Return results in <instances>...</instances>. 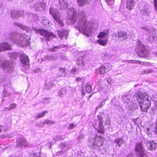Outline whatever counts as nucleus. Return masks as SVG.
<instances>
[{
  "instance_id": "obj_22",
  "label": "nucleus",
  "mask_w": 157,
  "mask_h": 157,
  "mask_svg": "<svg viewBox=\"0 0 157 157\" xmlns=\"http://www.w3.org/2000/svg\"><path fill=\"white\" fill-rule=\"evenodd\" d=\"M55 78H50L49 81H46L45 85L48 89L51 88L55 83L56 81L55 80Z\"/></svg>"
},
{
  "instance_id": "obj_30",
  "label": "nucleus",
  "mask_w": 157,
  "mask_h": 157,
  "mask_svg": "<svg viewBox=\"0 0 157 157\" xmlns=\"http://www.w3.org/2000/svg\"><path fill=\"white\" fill-rule=\"evenodd\" d=\"M76 63L79 65H82L85 64V63L83 57L82 56L79 57L76 61Z\"/></svg>"
},
{
  "instance_id": "obj_4",
  "label": "nucleus",
  "mask_w": 157,
  "mask_h": 157,
  "mask_svg": "<svg viewBox=\"0 0 157 157\" xmlns=\"http://www.w3.org/2000/svg\"><path fill=\"white\" fill-rule=\"evenodd\" d=\"M89 145L91 149L98 150L99 146L103 144L104 139L101 136H96L94 139L90 137L89 138Z\"/></svg>"
},
{
  "instance_id": "obj_6",
  "label": "nucleus",
  "mask_w": 157,
  "mask_h": 157,
  "mask_svg": "<svg viewBox=\"0 0 157 157\" xmlns=\"http://www.w3.org/2000/svg\"><path fill=\"white\" fill-rule=\"evenodd\" d=\"M137 46L136 48L135 51L140 57H144L147 55L148 51L146 49V47L139 40H137L136 43Z\"/></svg>"
},
{
  "instance_id": "obj_20",
  "label": "nucleus",
  "mask_w": 157,
  "mask_h": 157,
  "mask_svg": "<svg viewBox=\"0 0 157 157\" xmlns=\"http://www.w3.org/2000/svg\"><path fill=\"white\" fill-rule=\"evenodd\" d=\"M146 145L147 149L151 151L155 148L156 144L153 141H149L146 143Z\"/></svg>"
},
{
  "instance_id": "obj_62",
  "label": "nucleus",
  "mask_w": 157,
  "mask_h": 157,
  "mask_svg": "<svg viewBox=\"0 0 157 157\" xmlns=\"http://www.w3.org/2000/svg\"><path fill=\"white\" fill-rule=\"evenodd\" d=\"M10 110H11L10 108H8V107H7V108H6V107L4 108V110L5 111H9Z\"/></svg>"
},
{
  "instance_id": "obj_50",
  "label": "nucleus",
  "mask_w": 157,
  "mask_h": 157,
  "mask_svg": "<svg viewBox=\"0 0 157 157\" xmlns=\"http://www.w3.org/2000/svg\"><path fill=\"white\" fill-rule=\"evenodd\" d=\"M44 59L46 60L49 61L51 60V56H46L44 57Z\"/></svg>"
},
{
  "instance_id": "obj_36",
  "label": "nucleus",
  "mask_w": 157,
  "mask_h": 157,
  "mask_svg": "<svg viewBox=\"0 0 157 157\" xmlns=\"http://www.w3.org/2000/svg\"><path fill=\"white\" fill-rule=\"evenodd\" d=\"M105 69L102 66H101L99 68V73L101 74H105V73L107 72V71H105Z\"/></svg>"
},
{
  "instance_id": "obj_31",
  "label": "nucleus",
  "mask_w": 157,
  "mask_h": 157,
  "mask_svg": "<svg viewBox=\"0 0 157 157\" xmlns=\"http://www.w3.org/2000/svg\"><path fill=\"white\" fill-rule=\"evenodd\" d=\"M46 19L47 18L46 17L43 16L38 18V20L40 21L42 24L46 25L49 23L48 21Z\"/></svg>"
},
{
  "instance_id": "obj_24",
  "label": "nucleus",
  "mask_w": 157,
  "mask_h": 157,
  "mask_svg": "<svg viewBox=\"0 0 157 157\" xmlns=\"http://www.w3.org/2000/svg\"><path fill=\"white\" fill-rule=\"evenodd\" d=\"M65 68L60 67L58 71V74L59 76L61 77H65L67 75V73Z\"/></svg>"
},
{
  "instance_id": "obj_44",
  "label": "nucleus",
  "mask_w": 157,
  "mask_h": 157,
  "mask_svg": "<svg viewBox=\"0 0 157 157\" xmlns=\"http://www.w3.org/2000/svg\"><path fill=\"white\" fill-rule=\"evenodd\" d=\"M60 59L62 60H66L67 58L64 54H62L60 55Z\"/></svg>"
},
{
  "instance_id": "obj_47",
  "label": "nucleus",
  "mask_w": 157,
  "mask_h": 157,
  "mask_svg": "<svg viewBox=\"0 0 157 157\" xmlns=\"http://www.w3.org/2000/svg\"><path fill=\"white\" fill-rule=\"evenodd\" d=\"M63 138H62L60 136H56L54 139V140L56 141H59L63 140Z\"/></svg>"
},
{
  "instance_id": "obj_3",
  "label": "nucleus",
  "mask_w": 157,
  "mask_h": 157,
  "mask_svg": "<svg viewBox=\"0 0 157 157\" xmlns=\"http://www.w3.org/2000/svg\"><path fill=\"white\" fill-rule=\"evenodd\" d=\"M137 100L142 111L147 112L150 105L148 96L145 93L140 92L137 93Z\"/></svg>"
},
{
  "instance_id": "obj_11",
  "label": "nucleus",
  "mask_w": 157,
  "mask_h": 157,
  "mask_svg": "<svg viewBox=\"0 0 157 157\" xmlns=\"http://www.w3.org/2000/svg\"><path fill=\"white\" fill-rule=\"evenodd\" d=\"M135 149L136 151L139 154L140 157H145L142 142H140L136 144Z\"/></svg>"
},
{
  "instance_id": "obj_37",
  "label": "nucleus",
  "mask_w": 157,
  "mask_h": 157,
  "mask_svg": "<svg viewBox=\"0 0 157 157\" xmlns=\"http://www.w3.org/2000/svg\"><path fill=\"white\" fill-rule=\"evenodd\" d=\"M55 122L49 120H46L44 121V124H46L49 125H51L53 124H54Z\"/></svg>"
},
{
  "instance_id": "obj_28",
  "label": "nucleus",
  "mask_w": 157,
  "mask_h": 157,
  "mask_svg": "<svg viewBox=\"0 0 157 157\" xmlns=\"http://www.w3.org/2000/svg\"><path fill=\"white\" fill-rule=\"evenodd\" d=\"M114 141L119 146H121V144L124 143V140L121 138H117L115 139Z\"/></svg>"
},
{
  "instance_id": "obj_64",
  "label": "nucleus",
  "mask_w": 157,
  "mask_h": 157,
  "mask_svg": "<svg viewBox=\"0 0 157 157\" xmlns=\"http://www.w3.org/2000/svg\"><path fill=\"white\" fill-rule=\"evenodd\" d=\"M98 82V83L99 86H101V81H99Z\"/></svg>"
},
{
  "instance_id": "obj_7",
  "label": "nucleus",
  "mask_w": 157,
  "mask_h": 157,
  "mask_svg": "<svg viewBox=\"0 0 157 157\" xmlns=\"http://www.w3.org/2000/svg\"><path fill=\"white\" fill-rule=\"evenodd\" d=\"M33 30L35 33H38L42 36L48 41L51 40L55 37L53 34L44 29H37L36 28L33 27Z\"/></svg>"
},
{
  "instance_id": "obj_9",
  "label": "nucleus",
  "mask_w": 157,
  "mask_h": 157,
  "mask_svg": "<svg viewBox=\"0 0 157 157\" xmlns=\"http://www.w3.org/2000/svg\"><path fill=\"white\" fill-rule=\"evenodd\" d=\"M49 13L60 27H62L63 26L64 24L59 18V12L57 10L51 7L49 8Z\"/></svg>"
},
{
  "instance_id": "obj_14",
  "label": "nucleus",
  "mask_w": 157,
  "mask_h": 157,
  "mask_svg": "<svg viewBox=\"0 0 157 157\" xmlns=\"http://www.w3.org/2000/svg\"><path fill=\"white\" fill-rule=\"evenodd\" d=\"M10 14L11 17L14 19H18L20 16H25L23 11L18 12L16 10H13L11 11Z\"/></svg>"
},
{
  "instance_id": "obj_41",
  "label": "nucleus",
  "mask_w": 157,
  "mask_h": 157,
  "mask_svg": "<svg viewBox=\"0 0 157 157\" xmlns=\"http://www.w3.org/2000/svg\"><path fill=\"white\" fill-rule=\"evenodd\" d=\"M105 100L102 101L100 105H99L96 108V109H97L99 108H100L102 107L103 105L105 104Z\"/></svg>"
},
{
  "instance_id": "obj_12",
  "label": "nucleus",
  "mask_w": 157,
  "mask_h": 157,
  "mask_svg": "<svg viewBox=\"0 0 157 157\" xmlns=\"http://www.w3.org/2000/svg\"><path fill=\"white\" fill-rule=\"evenodd\" d=\"M97 121L98 122V128L97 129L98 132L99 133L104 134V129L102 124V119L101 115H98V116Z\"/></svg>"
},
{
  "instance_id": "obj_33",
  "label": "nucleus",
  "mask_w": 157,
  "mask_h": 157,
  "mask_svg": "<svg viewBox=\"0 0 157 157\" xmlns=\"http://www.w3.org/2000/svg\"><path fill=\"white\" fill-rule=\"evenodd\" d=\"M67 46L63 44L61 45L60 46H56L53 47V48L51 49V51L52 52H56L58 49L60 48H65L67 47Z\"/></svg>"
},
{
  "instance_id": "obj_13",
  "label": "nucleus",
  "mask_w": 157,
  "mask_h": 157,
  "mask_svg": "<svg viewBox=\"0 0 157 157\" xmlns=\"http://www.w3.org/2000/svg\"><path fill=\"white\" fill-rule=\"evenodd\" d=\"M17 144L18 147L28 146V143L26 139L23 138L22 136H20L17 140Z\"/></svg>"
},
{
  "instance_id": "obj_56",
  "label": "nucleus",
  "mask_w": 157,
  "mask_h": 157,
  "mask_svg": "<svg viewBox=\"0 0 157 157\" xmlns=\"http://www.w3.org/2000/svg\"><path fill=\"white\" fill-rule=\"evenodd\" d=\"M6 129L3 126L0 125V132L4 130L6 131Z\"/></svg>"
},
{
  "instance_id": "obj_5",
  "label": "nucleus",
  "mask_w": 157,
  "mask_h": 157,
  "mask_svg": "<svg viewBox=\"0 0 157 157\" xmlns=\"http://www.w3.org/2000/svg\"><path fill=\"white\" fill-rule=\"evenodd\" d=\"M10 58L11 59H15L19 56H20V61L21 63L24 65H28L29 60L28 57L25 54L22 53L19 54L18 53L13 52L9 53Z\"/></svg>"
},
{
  "instance_id": "obj_23",
  "label": "nucleus",
  "mask_w": 157,
  "mask_h": 157,
  "mask_svg": "<svg viewBox=\"0 0 157 157\" xmlns=\"http://www.w3.org/2000/svg\"><path fill=\"white\" fill-rule=\"evenodd\" d=\"M122 0L121 3L122 1ZM126 7L127 9L129 10L132 9L134 6L135 4V0H127Z\"/></svg>"
},
{
  "instance_id": "obj_2",
  "label": "nucleus",
  "mask_w": 157,
  "mask_h": 157,
  "mask_svg": "<svg viewBox=\"0 0 157 157\" xmlns=\"http://www.w3.org/2000/svg\"><path fill=\"white\" fill-rule=\"evenodd\" d=\"M30 38L29 36L26 33H20L17 35L16 32H13L9 34L8 39L18 46L23 47L29 45Z\"/></svg>"
},
{
  "instance_id": "obj_59",
  "label": "nucleus",
  "mask_w": 157,
  "mask_h": 157,
  "mask_svg": "<svg viewBox=\"0 0 157 157\" xmlns=\"http://www.w3.org/2000/svg\"><path fill=\"white\" fill-rule=\"evenodd\" d=\"M155 132L157 134V120L156 122V124L155 127Z\"/></svg>"
},
{
  "instance_id": "obj_16",
  "label": "nucleus",
  "mask_w": 157,
  "mask_h": 157,
  "mask_svg": "<svg viewBox=\"0 0 157 157\" xmlns=\"http://www.w3.org/2000/svg\"><path fill=\"white\" fill-rule=\"evenodd\" d=\"M157 34L155 30L153 29L150 32L149 36L147 39L148 42H151L157 40Z\"/></svg>"
},
{
  "instance_id": "obj_60",
  "label": "nucleus",
  "mask_w": 157,
  "mask_h": 157,
  "mask_svg": "<svg viewBox=\"0 0 157 157\" xmlns=\"http://www.w3.org/2000/svg\"><path fill=\"white\" fill-rule=\"evenodd\" d=\"M107 82L109 84H111V82H112V79L111 78H108L107 79Z\"/></svg>"
},
{
  "instance_id": "obj_40",
  "label": "nucleus",
  "mask_w": 157,
  "mask_h": 157,
  "mask_svg": "<svg viewBox=\"0 0 157 157\" xmlns=\"http://www.w3.org/2000/svg\"><path fill=\"white\" fill-rule=\"evenodd\" d=\"M12 136L9 134H6V135H2L1 136H0V139H2L4 138H6V137H8V138H10L12 137Z\"/></svg>"
},
{
  "instance_id": "obj_54",
  "label": "nucleus",
  "mask_w": 157,
  "mask_h": 157,
  "mask_svg": "<svg viewBox=\"0 0 157 157\" xmlns=\"http://www.w3.org/2000/svg\"><path fill=\"white\" fill-rule=\"evenodd\" d=\"M16 106V105L15 104H11L10 106V108L11 109L15 108Z\"/></svg>"
},
{
  "instance_id": "obj_57",
  "label": "nucleus",
  "mask_w": 157,
  "mask_h": 157,
  "mask_svg": "<svg viewBox=\"0 0 157 157\" xmlns=\"http://www.w3.org/2000/svg\"><path fill=\"white\" fill-rule=\"evenodd\" d=\"M129 61L132 63H139V61L136 60H131Z\"/></svg>"
},
{
  "instance_id": "obj_39",
  "label": "nucleus",
  "mask_w": 157,
  "mask_h": 157,
  "mask_svg": "<svg viewBox=\"0 0 157 157\" xmlns=\"http://www.w3.org/2000/svg\"><path fill=\"white\" fill-rule=\"evenodd\" d=\"M76 125L75 124H69V126L67 127V129L68 130H71L74 128H75L76 126Z\"/></svg>"
},
{
  "instance_id": "obj_43",
  "label": "nucleus",
  "mask_w": 157,
  "mask_h": 157,
  "mask_svg": "<svg viewBox=\"0 0 157 157\" xmlns=\"http://www.w3.org/2000/svg\"><path fill=\"white\" fill-rule=\"evenodd\" d=\"M44 122H40L36 124V126L37 127H42L44 126Z\"/></svg>"
},
{
  "instance_id": "obj_8",
  "label": "nucleus",
  "mask_w": 157,
  "mask_h": 157,
  "mask_svg": "<svg viewBox=\"0 0 157 157\" xmlns=\"http://www.w3.org/2000/svg\"><path fill=\"white\" fill-rule=\"evenodd\" d=\"M109 34V30H105L100 33L98 35V37L100 38L97 40L98 43L102 46H105L108 41V36Z\"/></svg>"
},
{
  "instance_id": "obj_32",
  "label": "nucleus",
  "mask_w": 157,
  "mask_h": 157,
  "mask_svg": "<svg viewBox=\"0 0 157 157\" xmlns=\"http://www.w3.org/2000/svg\"><path fill=\"white\" fill-rule=\"evenodd\" d=\"M132 99H126L125 100L126 105H127V103L128 104L130 109L132 108L133 106L132 105Z\"/></svg>"
},
{
  "instance_id": "obj_15",
  "label": "nucleus",
  "mask_w": 157,
  "mask_h": 157,
  "mask_svg": "<svg viewBox=\"0 0 157 157\" xmlns=\"http://www.w3.org/2000/svg\"><path fill=\"white\" fill-rule=\"evenodd\" d=\"M44 4L38 2L36 3H34L31 5V9H34L35 10L38 11H42L44 9L43 6Z\"/></svg>"
},
{
  "instance_id": "obj_46",
  "label": "nucleus",
  "mask_w": 157,
  "mask_h": 157,
  "mask_svg": "<svg viewBox=\"0 0 157 157\" xmlns=\"http://www.w3.org/2000/svg\"><path fill=\"white\" fill-rule=\"evenodd\" d=\"M51 99L49 98H46L45 99H44L43 100V102L45 104H48V103L49 102L50 100Z\"/></svg>"
},
{
  "instance_id": "obj_19",
  "label": "nucleus",
  "mask_w": 157,
  "mask_h": 157,
  "mask_svg": "<svg viewBox=\"0 0 157 157\" xmlns=\"http://www.w3.org/2000/svg\"><path fill=\"white\" fill-rule=\"evenodd\" d=\"M68 33V31L67 30L63 29L60 31H58V34L59 37L61 39H62V38L64 36L66 37L67 38V36Z\"/></svg>"
},
{
  "instance_id": "obj_1",
  "label": "nucleus",
  "mask_w": 157,
  "mask_h": 157,
  "mask_svg": "<svg viewBox=\"0 0 157 157\" xmlns=\"http://www.w3.org/2000/svg\"><path fill=\"white\" fill-rule=\"evenodd\" d=\"M67 0H59L60 5V9H65L66 11L67 10L68 17L72 21V23H74L76 21H78L76 28L85 35L89 36L92 32L91 25L87 22L86 17L83 14L80 15L77 14L76 10L75 8H71L68 9Z\"/></svg>"
},
{
  "instance_id": "obj_38",
  "label": "nucleus",
  "mask_w": 157,
  "mask_h": 157,
  "mask_svg": "<svg viewBox=\"0 0 157 157\" xmlns=\"http://www.w3.org/2000/svg\"><path fill=\"white\" fill-rule=\"evenodd\" d=\"M106 86H105V88H103L102 90L100 91L101 93H104L105 94H106L108 91V89L106 87Z\"/></svg>"
},
{
  "instance_id": "obj_45",
  "label": "nucleus",
  "mask_w": 157,
  "mask_h": 157,
  "mask_svg": "<svg viewBox=\"0 0 157 157\" xmlns=\"http://www.w3.org/2000/svg\"><path fill=\"white\" fill-rule=\"evenodd\" d=\"M108 5H111L113 4L114 2V0H105Z\"/></svg>"
},
{
  "instance_id": "obj_51",
  "label": "nucleus",
  "mask_w": 157,
  "mask_h": 157,
  "mask_svg": "<svg viewBox=\"0 0 157 157\" xmlns=\"http://www.w3.org/2000/svg\"><path fill=\"white\" fill-rule=\"evenodd\" d=\"M152 71L151 69H149L147 70H145L144 71V73L146 74H148L151 72Z\"/></svg>"
},
{
  "instance_id": "obj_26",
  "label": "nucleus",
  "mask_w": 157,
  "mask_h": 157,
  "mask_svg": "<svg viewBox=\"0 0 157 157\" xmlns=\"http://www.w3.org/2000/svg\"><path fill=\"white\" fill-rule=\"evenodd\" d=\"M79 6L83 7L85 5L89 4L90 2V0H77Z\"/></svg>"
},
{
  "instance_id": "obj_18",
  "label": "nucleus",
  "mask_w": 157,
  "mask_h": 157,
  "mask_svg": "<svg viewBox=\"0 0 157 157\" xmlns=\"http://www.w3.org/2000/svg\"><path fill=\"white\" fill-rule=\"evenodd\" d=\"M11 46L8 43H0V51H3L5 50H9L11 49Z\"/></svg>"
},
{
  "instance_id": "obj_53",
  "label": "nucleus",
  "mask_w": 157,
  "mask_h": 157,
  "mask_svg": "<svg viewBox=\"0 0 157 157\" xmlns=\"http://www.w3.org/2000/svg\"><path fill=\"white\" fill-rule=\"evenodd\" d=\"M154 6L155 7V10H157V0H154Z\"/></svg>"
},
{
  "instance_id": "obj_58",
  "label": "nucleus",
  "mask_w": 157,
  "mask_h": 157,
  "mask_svg": "<svg viewBox=\"0 0 157 157\" xmlns=\"http://www.w3.org/2000/svg\"><path fill=\"white\" fill-rule=\"evenodd\" d=\"M6 80H3V81H2L1 82V84L0 85H4V87H5V86L6 85Z\"/></svg>"
},
{
  "instance_id": "obj_55",
  "label": "nucleus",
  "mask_w": 157,
  "mask_h": 157,
  "mask_svg": "<svg viewBox=\"0 0 157 157\" xmlns=\"http://www.w3.org/2000/svg\"><path fill=\"white\" fill-rule=\"evenodd\" d=\"M40 153H37L36 154H33L32 156V157H40Z\"/></svg>"
},
{
  "instance_id": "obj_48",
  "label": "nucleus",
  "mask_w": 157,
  "mask_h": 157,
  "mask_svg": "<svg viewBox=\"0 0 157 157\" xmlns=\"http://www.w3.org/2000/svg\"><path fill=\"white\" fill-rule=\"evenodd\" d=\"M144 130L146 133L147 134L148 136H151V133L149 132V128H147Z\"/></svg>"
},
{
  "instance_id": "obj_42",
  "label": "nucleus",
  "mask_w": 157,
  "mask_h": 157,
  "mask_svg": "<svg viewBox=\"0 0 157 157\" xmlns=\"http://www.w3.org/2000/svg\"><path fill=\"white\" fill-rule=\"evenodd\" d=\"M51 58L52 60H55L57 59L58 57L56 54H54L51 56Z\"/></svg>"
},
{
  "instance_id": "obj_63",
  "label": "nucleus",
  "mask_w": 157,
  "mask_h": 157,
  "mask_svg": "<svg viewBox=\"0 0 157 157\" xmlns=\"http://www.w3.org/2000/svg\"><path fill=\"white\" fill-rule=\"evenodd\" d=\"M83 138V136L82 135H80L79 136V138L80 139H82Z\"/></svg>"
},
{
  "instance_id": "obj_27",
  "label": "nucleus",
  "mask_w": 157,
  "mask_h": 157,
  "mask_svg": "<svg viewBox=\"0 0 157 157\" xmlns=\"http://www.w3.org/2000/svg\"><path fill=\"white\" fill-rule=\"evenodd\" d=\"M84 89H85V90L87 92L89 93L92 90V88L90 84L88 83L86 85L85 87L83 88L82 91V94L83 95H85V93L84 92Z\"/></svg>"
},
{
  "instance_id": "obj_10",
  "label": "nucleus",
  "mask_w": 157,
  "mask_h": 157,
  "mask_svg": "<svg viewBox=\"0 0 157 157\" xmlns=\"http://www.w3.org/2000/svg\"><path fill=\"white\" fill-rule=\"evenodd\" d=\"M140 10L141 13L143 15H148L151 12V8L150 6L146 4L140 7Z\"/></svg>"
},
{
  "instance_id": "obj_17",
  "label": "nucleus",
  "mask_w": 157,
  "mask_h": 157,
  "mask_svg": "<svg viewBox=\"0 0 157 157\" xmlns=\"http://www.w3.org/2000/svg\"><path fill=\"white\" fill-rule=\"evenodd\" d=\"M14 26H17L19 28L25 31L27 33H32V29L29 27L26 26L22 24H20L18 23H13Z\"/></svg>"
},
{
  "instance_id": "obj_35",
  "label": "nucleus",
  "mask_w": 157,
  "mask_h": 157,
  "mask_svg": "<svg viewBox=\"0 0 157 157\" xmlns=\"http://www.w3.org/2000/svg\"><path fill=\"white\" fill-rule=\"evenodd\" d=\"M71 75L72 76H74V75L77 72V70L75 67H73L71 70Z\"/></svg>"
},
{
  "instance_id": "obj_52",
  "label": "nucleus",
  "mask_w": 157,
  "mask_h": 157,
  "mask_svg": "<svg viewBox=\"0 0 157 157\" xmlns=\"http://www.w3.org/2000/svg\"><path fill=\"white\" fill-rule=\"evenodd\" d=\"M104 56H106V57L108 58V59H110L111 58H112V57L114 56L113 55H111L109 54H105Z\"/></svg>"
},
{
  "instance_id": "obj_21",
  "label": "nucleus",
  "mask_w": 157,
  "mask_h": 157,
  "mask_svg": "<svg viewBox=\"0 0 157 157\" xmlns=\"http://www.w3.org/2000/svg\"><path fill=\"white\" fill-rule=\"evenodd\" d=\"M116 36L118 37L119 39L123 40L126 38L127 35L125 32L121 31L118 32L117 35H116Z\"/></svg>"
},
{
  "instance_id": "obj_25",
  "label": "nucleus",
  "mask_w": 157,
  "mask_h": 157,
  "mask_svg": "<svg viewBox=\"0 0 157 157\" xmlns=\"http://www.w3.org/2000/svg\"><path fill=\"white\" fill-rule=\"evenodd\" d=\"M67 89L65 87L61 88L59 90L58 95L61 98H62L64 96L67 94Z\"/></svg>"
},
{
  "instance_id": "obj_61",
  "label": "nucleus",
  "mask_w": 157,
  "mask_h": 157,
  "mask_svg": "<svg viewBox=\"0 0 157 157\" xmlns=\"http://www.w3.org/2000/svg\"><path fill=\"white\" fill-rule=\"evenodd\" d=\"M82 80V78H81L77 77L76 78V80L78 82H79L81 81Z\"/></svg>"
},
{
  "instance_id": "obj_34",
  "label": "nucleus",
  "mask_w": 157,
  "mask_h": 157,
  "mask_svg": "<svg viewBox=\"0 0 157 157\" xmlns=\"http://www.w3.org/2000/svg\"><path fill=\"white\" fill-rule=\"evenodd\" d=\"M48 112L45 111L43 113H39L37 114V115L36 117V118H39L44 116V115L47 113Z\"/></svg>"
},
{
  "instance_id": "obj_29",
  "label": "nucleus",
  "mask_w": 157,
  "mask_h": 157,
  "mask_svg": "<svg viewBox=\"0 0 157 157\" xmlns=\"http://www.w3.org/2000/svg\"><path fill=\"white\" fill-rule=\"evenodd\" d=\"M102 66L105 69V71L107 72L110 71L112 68L111 64L109 63H105Z\"/></svg>"
},
{
  "instance_id": "obj_49",
  "label": "nucleus",
  "mask_w": 157,
  "mask_h": 157,
  "mask_svg": "<svg viewBox=\"0 0 157 157\" xmlns=\"http://www.w3.org/2000/svg\"><path fill=\"white\" fill-rule=\"evenodd\" d=\"M3 93L4 97H9L10 95V93H9L7 92V91L5 90H4Z\"/></svg>"
}]
</instances>
